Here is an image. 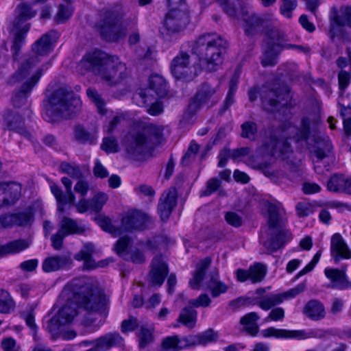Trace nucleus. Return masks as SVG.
I'll list each match as a JSON object with an SVG mask.
<instances>
[{
  "mask_svg": "<svg viewBox=\"0 0 351 351\" xmlns=\"http://www.w3.org/2000/svg\"><path fill=\"white\" fill-rule=\"evenodd\" d=\"M77 69L82 75L93 71L109 86L121 83L129 75L125 64L117 56L101 50L87 53L78 63Z\"/></svg>",
  "mask_w": 351,
  "mask_h": 351,
  "instance_id": "nucleus-1",
  "label": "nucleus"
},
{
  "mask_svg": "<svg viewBox=\"0 0 351 351\" xmlns=\"http://www.w3.org/2000/svg\"><path fill=\"white\" fill-rule=\"evenodd\" d=\"M162 130V127L152 124L132 128L122 141L126 157L136 161L147 159L160 143Z\"/></svg>",
  "mask_w": 351,
  "mask_h": 351,
  "instance_id": "nucleus-2",
  "label": "nucleus"
},
{
  "mask_svg": "<svg viewBox=\"0 0 351 351\" xmlns=\"http://www.w3.org/2000/svg\"><path fill=\"white\" fill-rule=\"evenodd\" d=\"M80 104V98L71 88L60 87L47 97L45 111L51 121H55L60 118H70Z\"/></svg>",
  "mask_w": 351,
  "mask_h": 351,
  "instance_id": "nucleus-3",
  "label": "nucleus"
},
{
  "mask_svg": "<svg viewBox=\"0 0 351 351\" xmlns=\"http://www.w3.org/2000/svg\"><path fill=\"white\" fill-rule=\"evenodd\" d=\"M266 206L268 213L267 223L270 239L264 241L263 245L268 253H271L284 246L290 239L291 235L285 229L283 221L280 216L279 208L276 205L269 202Z\"/></svg>",
  "mask_w": 351,
  "mask_h": 351,
  "instance_id": "nucleus-4",
  "label": "nucleus"
},
{
  "mask_svg": "<svg viewBox=\"0 0 351 351\" xmlns=\"http://www.w3.org/2000/svg\"><path fill=\"white\" fill-rule=\"evenodd\" d=\"M329 35L333 43H351V35L345 26L351 29V6H341L339 10L332 8L330 16Z\"/></svg>",
  "mask_w": 351,
  "mask_h": 351,
  "instance_id": "nucleus-5",
  "label": "nucleus"
},
{
  "mask_svg": "<svg viewBox=\"0 0 351 351\" xmlns=\"http://www.w3.org/2000/svg\"><path fill=\"white\" fill-rule=\"evenodd\" d=\"M123 14L114 9L106 10L99 25V32L102 39L109 43H118L127 34V29L119 23Z\"/></svg>",
  "mask_w": 351,
  "mask_h": 351,
  "instance_id": "nucleus-6",
  "label": "nucleus"
},
{
  "mask_svg": "<svg viewBox=\"0 0 351 351\" xmlns=\"http://www.w3.org/2000/svg\"><path fill=\"white\" fill-rule=\"evenodd\" d=\"M192 50L199 58L202 71L207 73L215 72L221 68L226 53L224 45H195Z\"/></svg>",
  "mask_w": 351,
  "mask_h": 351,
  "instance_id": "nucleus-7",
  "label": "nucleus"
},
{
  "mask_svg": "<svg viewBox=\"0 0 351 351\" xmlns=\"http://www.w3.org/2000/svg\"><path fill=\"white\" fill-rule=\"evenodd\" d=\"M16 16L13 22L10 34L13 37V44H20L25 41V35L30 27L29 23L25 22L34 17L37 13L32 6L27 3H21L16 7Z\"/></svg>",
  "mask_w": 351,
  "mask_h": 351,
  "instance_id": "nucleus-8",
  "label": "nucleus"
},
{
  "mask_svg": "<svg viewBox=\"0 0 351 351\" xmlns=\"http://www.w3.org/2000/svg\"><path fill=\"white\" fill-rule=\"evenodd\" d=\"M88 279L77 278L72 280L64 287L62 295L67 300L79 305L95 288Z\"/></svg>",
  "mask_w": 351,
  "mask_h": 351,
  "instance_id": "nucleus-9",
  "label": "nucleus"
},
{
  "mask_svg": "<svg viewBox=\"0 0 351 351\" xmlns=\"http://www.w3.org/2000/svg\"><path fill=\"white\" fill-rule=\"evenodd\" d=\"M151 223L152 219L147 214L139 210H132L128 213L121 219V234L136 230H143Z\"/></svg>",
  "mask_w": 351,
  "mask_h": 351,
  "instance_id": "nucleus-10",
  "label": "nucleus"
},
{
  "mask_svg": "<svg viewBox=\"0 0 351 351\" xmlns=\"http://www.w3.org/2000/svg\"><path fill=\"white\" fill-rule=\"evenodd\" d=\"M107 303L104 292L96 287L78 306H82L86 311L96 313L99 317H106Z\"/></svg>",
  "mask_w": 351,
  "mask_h": 351,
  "instance_id": "nucleus-11",
  "label": "nucleus"
},
{
  "mask_svg": "<svg viewBox=\"0 0 351 351\" xmlns=\"http://www.w3.org/2000/svg\"><path fill=\"white\" fill-rule=\"evenodd\" d=\"M189 21V10H169L165 14L164 26L169 32L177 33L184 29Z\"/></svg>",
  "mask_w": 351,
  "mask_h": 351,
  "instance_id": "nucleus-12",
  "label": "nucleus"
},
{
  "mask_svg": "<svg viewBox=\"0 0 351 351\" xmlns=\"http://www.w3.org/2000/svg\"><path fill=\"white\" fill-rule=\"evenodd\" d=\"M305 289L306 283L302 282L285 293L265 296L256 302V304L262 309L268 311L273 306L282 302L284 300L295 297Z\"/></svg>",
  "mask_w": 351,
  "mask_h": 351,
  "instance_id": "nucleus-13",
  "label": "nucleus"
},
{
  "mask_svg": "<svg viewBox=\"0 0 351 351\" xmlns=\"http://www.w3.org/2000/svg\"><path fill=\"white\" fill-rule=\"evenodd\" d=\"M169 273L167 263L161 255L154 257L151 263V269L147 280L149 287H160Z\"/></svg>",
  "mask_w": 351,
  "mask_h": 351,
  "instance_id": "nucleus-14",
  "label": "nucleus"
},
{
  "mask_svg": "<svg viewBox=\"0 0 351 351\" xmlns=\"http://www.w3.org/2000/svg\"><path fill=\"white\" fill-rule=\"evenodd\" d=\"M61 181L65 187L66 195L63 194L62 189L56 184H52L50 186V189L57 201L58 210L63 213L64 212V205L67 203L73 204L75 201V197L71 190V180L67 177H63Z\"/></svg>",
  "mask_w": 351,
  "mask_h": 351,
  "instance_id": "nucleus-15",
  "label": "nucleus"
},
{
  "mask_svg": "<svg viewBox=\"0 0 351 351\" xmlns=\"http://www.w3.org/2000/svg\"><path fill=\"white\" fill-rule=\"evenodd\" d=\"M216 93L215 88L207 83H204L200 89L196 93L188 106L189 113L195 114L203 106L207 103Z\"/></svg>",
  "mask_w": 351,
  "mask_h": 351,
  "instance_id": "nucleus-16",
  "label": "nucleus"
},
{
  "mask_svg": "<svg viewBox=\"0 0 351 351\" xmlns=\"http://www.w3.org/2000/svg\"><path fill=\"white\" fill-rule=\"evenodd\" d=\"M42 75V70L39 69L32 77L25 82L21 88L14 93L12 102L15 108H20L27 101L28 94L31 92L33 87L37 84Z\"/></svg>",
  "mask_w": 351,
  "mask_h": 351,
  "instance_id": "nucleus-17",
  "label": "nucleus"
},
{
  "mask_svg": "<svg viewBox=\"0 0 351 351\" xmlns=\"http://www.w3.org/2000/svg\"><path fill=\"white\" fill-rule=\"evenodd\" d=\"M149 91L139 90L134 94L133 100L136 105L141 107H147L151 104L150 107L147 109V112L152 116H156L163 111V105L158 101L153 102L154 98L148 93Z\"/></svg>",
  "mask_w": 351,
  "mask_h": 351,
  "instance_id": "nucleus-18",
  "label": "nucleus"
},
{
  "mask_svg": "<svg viewBox=\"0 0 351 351\" xmlns=\"http://www.w3.org/2000/svg\"><path fill=\"white\" fill-rule=\"evenodd\" d=\"M330 254L336 263H339L341 258H351V250L339 233L333 234L331 237Z\"/></svg>",
  "mask_w": 351,
  "mask_h": 351,
  "instance_id": "nucleus-19",
  "label": "nucleus"
},
{
  "mask_svg": "<svg viewBox=\"0 0 351 351\" xmlns=\"http://www.w3.org/2000/svg\"><path fill=\"white\" fill-rule=\"evenodd\" d=\"M177 191L175 188H170L165 191L160 199L158 206V209L162 221L169 219L173 208L176 205Z\"/></svg>",
  "mask_w": 351,
  "mask_h": 351,
  "instance_id": "nucleus-20",
  "label": "nucleus"
},
{
  "mask_svg": "<svg viewBox=\"0 0 351 351\" xmlns=\"http://www.w3.org/2000/svg\"><path fill=\"white\" fill-rule=\"evenodd\" d=\"M283 131H287L285 137L286 138H293L296 142L306 140L310 134V120L308 117H303L301 121L300 129H298L291 123H285L282 127Z\"/></svg>",
  "mask_w": 351,
  "mask_h": 351,
  "instance_id": "nucleus-21",
  "label": "nucleus"
},
{
  "mask_svg": "<svg viewBox=\"0 0 351 351\" xmlns=\"http://www.w3.org/2000/svg\"><path fill=\"white\" fill-rule=\"evenodd\" d=\"M241 11L242 20L245 23L244 30L247 36L254 35L257 32V29L263 27L265 23V19L258 16L255 13L250 14L248 10L241 4Z\"/></svg>",
  "mask_w": 351,
  "mask_h": 351,
  "instance_id": "nucleus-22",
  "label": "nucleus"
},
{
  "mask_svg": "<svg viewBox=\"0 0 351 351\" xmlns=\"http://www.w3.org/2000/svg\"><path fill=\"white\" fill-rule=\"evenodd\" d=\"M332 152V146L328 138H320L316 142V147L314 151L317 158L315 162L314 169L317 173H323V170L320 167L322 160L329 157Z\"/></svg>",
  "mask_w": 351,
  "mask_h": 351,
  "instance_id": "nucleus-23",
  "label": "nucleus"
},
{
  "mask_svg": "<svg viewBox=\"0 0 351 351\" xmlns=\"http://www.w3.org/2000/svg\"><path fill=\"white\" fill-rule=\"evenodd\" d=\"M73 263L70 254L53 256L45 258L42 267L45 272H52L70 266Z\"/></svg>",
  "mask_w": 351,
  "mask_h": 351,
  "instance_id": "nucleus-24",
  "label": "nucleus"
},
{
  "mask_svg": "<svg viewBox=\"0 0 351 351\" xmlns=\"http://www.w3.org/2000/svg\"><path fill=\"white\" fill-rule=\"evenodd\" d=\"M171 73L177 80L190 82L195 79L202 71L201 65L198 63L193 66H175L171 68Z\"/></svg>",
  "mask_w": 351,
  "mask_h": 351,
  "instance_id": "nucleus-25",
  "label": "nucleus"
},
{
  "mask_svg": "<svg viewBox=\"0 0 351 351\" xmlns=\"http://www.w3.org/2000/svg\"><path fill=\"white\" fill-rule=\"evenodd\" d=\"M206 285L213 298H217L219 295L225 293L228 289V287L219 280L217 269H214L210 272Z\"/></svg>",
  "mask_w": 351,
  "mask_h": 351,
  "instance_id": "nucleus-26",
  "label": "nucleus"
},
{
  "mask_svg": "<svg viewBox=\"0 0 351 351\" xmlns=\"http://www.w3.org/2000/svg\"><path fill=\"white\" fill-rule=\"evenodd\" d=\"M4 122L11 130H14L23 135H28L25 128L23 119L16 112L8 110L4 114Z\"/></svg>",
  "mask_w": 351,
  "mask_h": 351,
  "instance_id": "nucleus-27",
  "label": "nucleus"
},
{
  "mask_svg": "<svg viewBox=\"0 0 351 351\" xmlns=\"http://www.w3.org/2000/svg\"><path fill=\"white\" fill-rule=\"evenodd\" d=\"M3 206L14 204L21 197V186L15 182L2 183Z\"/></svg>",
  "mask_w": 351,
  "mask_h": 351,
  "instance_id": "nucleus-28",
  "label": "nucleus"
},
{
  "mask_svg": "<svg viewBox=\"0 0 351 351\" xmlns=\"http://www.w3.org/2000/svg\"><path fill=\"white\" fill-rule=\"evenodd\" d=\"M211 258L206 257L199 261L196 265V269L193 278L189 280V285L193 289H199L204 278L206 271L210 267Z\"/></svg>",
  "mask_w": 351,
  "mask_h": 351,
  "instance_id": "nucleus-29",
  "label": "nucleus"
},
{
  "mask_svg": "<svg viewBox=\"0 0 351 351\" xmlns=\"http://www.w3.org/2000/svg\"><path fill=\"white\" fill-rule=\"evenodd\" d=\"M280 95L273 89L264 88L261 91V98L265 110L271 112L280 104Z\"/></svg>",
  "mask_w": 351,
  "mask_h": 351,
  "instance_id": "nucleus-30",
  "label": "nucleus"
},
{
  "mask_svg": "<svg viewBox=\"0 0 351 351\" xmlns=\"http://www.w3.org/2000/svg\"><path fill=\"white\" fill-rule=\"evenodd\" d=\"M326 276L335 282L334 287L339 289H345L351 286V282L346 278L345 271L337 269H326Z\"/></svg>",
  "mask_w": 351,
  "mask_h": 351,
  "instance_id": "nucleus-31",
  "label": "nucleus"
},
{
  "mask_svg": "<svg viewBox=\"0 0 351 351\" xmlns=\"http://www.w3.org/2000/svg\"><path fill=\"white\" fill-rule=\"evenodd\" d=\"M303 313L310 319L319 320L325 317V308L317 300L308 301L304 307Z\"/></svg>",
  "mask_w": 351,
  "mask_h": 351,
  "instance_id": "nucleus-32",
  "label": "nucleus"
},
{
  "mask_svg": "<svg viewBox=\"0 0 351 351\" xmlns=\"http://www.w3.org/2000/svg\"><path fill=\"white\" fill-rule=\"evenodd\" d=\"M94 252V246L92 243H88L84 245L83 248L74 256L77 261H84V268L92 269L96 267L95 261L92 258Z\"/></svg>",
  "mask_w": 351,
  "mask_h": 351,
  "instance_id": "nucleus-33",
  "label": "nucleus"
},
{
  "mask_svg": "<svg viewBox=\"0 0 351 351\" xmlns=\"http://www.w3.org/2000/svg\"><path fill=\"white\" fill-rule=\"evenodd\" d=\"M149 90H153L159 98L165 97L168 93L166 80L160 75L153 74L149 80Z\"/></svg>",
  "mask_w": 351,
  "mask_h": 351,
  "instance_id": "nucleus-34",
  "label": "nucleus"
},
{
  "mask_svg": "<svg viewBox=\"0 0 351 351\" xmlns=\"http://www.w3.org/2000/svg\"><path fill=\"white\" fill-rule=\"evenodd\" d=\"M123 339L117 332L108 333L95 339V346L99 349H110L122 344Z\"/></svg>",
  "mask_w": 351,
  "mask_h": 351,
  "instance_id": "nucleus-35",
  "label": "nucleus"
},
{
  "mask_svg": "<svg viewBox=\"0 0 351 351\" xmlns=\"http://www.w3.org/2000/svg\"><path fill=\"white\" fill-rule=\"evenodd\" d=\"M282 49V45H266L263 50L261 64L263 66H274Z\"/></svg>",
  "mask_w": 351,
  "mask_h": 351,
  "instance_id": "nucleus-36",
  "label": "nucleus"
},
{
  "mask_svg": "<svg viewBox=\"0 0 351 351\" xmlns=\"http://www.w3.org/2000/svg\"><path fill=\"white\" fill-rule=\"evenodd\" d=\"M78 305L67 300L66 304L59 310L56 315L60 319L61 323L65 324L71 323L77 314Z\"/></svg>",
  "mask_w": 351,
  "mask_h": 351,
  "instance_id": "nucleus-37",
  "label": "nucleus"
},
{
  "mask_svg": "<svg viewBox=\"0 0 351 351\" xmlns=\"http://www.w3.org/2000/svg\"><path fill=\"white\" fill-rule=\"evenodd\" d=\"M30 245V241L26 239H18L11 241L6 245L0 246V256L11 253H17L27 248Z\"/></svg>",
  "mask_w": 351,
  "mask_h": 351,
  "instance_id": "nucleus-38",
  "label": "nucleus"
},
{
  "mask_svg": "<svg viewBox=\"0 0 351 351\" xmlns=\"http://www.w3.org/2000/svg\"><path fill=\"white\" fill-rule=\"evenodd\" d=\"M259 316L256 313H250L244 315L240 320V324L245 326L244 330L252 336H256L259 330L256 321Z\"/></svg>",
  "mask_w": 351,
  "mask_h": 351,
  "instance_id": "nucleus-39",
  "label": "nucleus"
},
{
  "mask_svg": "<svg viewBox=\"0 0 351 351\" xmlns=\"http://www.w3.org/2000/svg\"><path fill=\"white\" fill-rule=\"evenodd\" d=\"M197 311L191 306L182 309L178 322L181 323L189 328L195 327L197 322Z\"/></svg>",
  "mask_w": 351,
  "mask_h": 351,
  "instance_id": "nucleus-40",
  "label": "nucleus"
},
{
  "mask_svg": "<svg viewBox=\"0 0 351 351\" xmlns=\"http://www.w3.org/2000/svg\"><path fill=\"white\" fill-rule=\"evenodd\" d=\"M268 44H282L288 41L287 36L277 27H269L265 32Z\"/></svg>",
  "mask_w": 351,
  "mask_h": 351,
  "instance_id": "nucleus-41",
  "label": "nucleus"
},
{
  "mask_svg": "<svg viewBox=\"0 0 351 351\" xmlns=\"http://www.w3.org/2000/svg\"><path fill=\"white\" fill-rule=\"evenodd\" d=\"M239 76L237 75H234L230 79L229 82V90L228 95L223 103V107L219 110V112L221 114L223 113L226 110H227L230 108V106L234 102V97L237 88Z\"/></svg>",
  "mask_w": 351,
  "mask_h": 351,
  "instance_id": "nucleus-42",
  "label": "nucleus"
},
{
  "mask_svg": "<svg viewBox=\"0 0 351 351\" xmlns=\"http://www.w3.org/2000/svg\"><path fill=\"white\" fill-rule=\"evenodd\" d=\"M154 328L153 327L147 328L142 326L140 328L137 333L140 348H145L154 341Z\"/></svg>",
  "mask_w": 351,
  "mask_h": 351,
  "instance_id": "nucleus-43",
  "label": "nucleus"
},
{
  "mask_svg": "<svg viewBox=\"0 0 351 351\" xmlns=\"http://www.w3.org/2000/svg\"><path fill=\"white\" fill-rule=\"evenodd\" d=\"M66 233V235L73 234H82L84 232L82 227H80L77 222L73 219L68 217H63L60 222V229Z\"/></svg>",
  "mask_w": 351,
  "mask_h": 351,
  "instance_id": "nucleus-44",
  "label": "nucleus"
},
{
  "mask_svg": "<svg viewBox=\"0 0 351 351\" xmlns=\"http://www.w3.org/2000/svg\"><path fill=\"white\" fill-rule=\"evenodd\" d=\"M39 62V60L36 58L34 60L33 58L27 60L23 63L17 71L12 75L10 83H15L25 78L29 74V70L36 62Z\"/></svg>",
  "mask_w": 351,
  "mask_h": 351,
  "instance_id": "nucleus-45",
  "label": "nucleus"
},
{
  "mask_svg": "<svg viewBox=\"0 0 351 351\" xmlns=\"http://www.w3.org/2000/svg\"><path fill=\"white\" fill-rule=\"evenodd\" d=\"M86 95L97 106L98 112L101 115L106 114L107 109L105 108V101L97 90L93 88H88L86 90Z\"/></svg>",
  "mask_w": 351,
  "mask_h": 351,
  "instance_id": "nucleus-46",
  "label": "nucleus"
},
{
  "mask_svg": "<svg viewBox=\"0 0 351 351\" xmlns=\"http://www.w3.org/2000/svg\"><path fill=\"white\" fill-rule=\"evenodd\" d=\"M253 167L262 171V173L274 182H278L280 178L278 171L271 169V164L267 162H263L255 164Z\"/></svg>",
  "mask_w": 351,
  "mask_h": 351,
  "instance_id": "nucleus-47",
  "label": "nucleus"
},
{
  "mask_svg": "<svg viewBox=\"0 0 351 351\" xmlns=\"http://www.w3.org/2000/svg\"><path fill=\"white\" fill-rule=\"evenodd\" d=\"M296 330H287L269 328L262 331L264 337H275L276 338H295Z\"/></svg>",
  "mask_w": 351,
  "mask_h": 351,
  "instance_id": "nucleus-48",
  "label": "nucleus"
},
{
  "mask_svg": "<svg viewBox=\"0 0 351 351\" xmlns=\"http://www.w3.org/2000/svg\"><path fill=\"white\" fill-rule=\"evenodd\" d=\"M75 136L77 141L83 144H93L97 138L95 134L88 132L81 125L75 127Z\"/></svg>",
  "mask_w": 351,
  "mask_h": 351,
  "instance_id": "nucleus-49",
  "label": "nucleus"
},
{
  "mask_svg": "<svg viewBox=\"0 0 351 351\" xmlns=\"http://www.w3.org/2000/svg\"><path fill=\"white\" fill-rule=\"evenodd\" d=\"M241 136L243 138H247L254 141L256 138L258 127L255 122L245 121L241 125Z\"/></svg>",
  "mask_w": 351,
  "mask_h": 351,
  "instance_id": "nucleus-50",
  "label": "nucleus"
},
{
  "mask_svg": "<svg viewBox=\"0 0 351 351\" xmlns=\"http://www.w3.org/2000/svg\"><path fill=\"white\" fill-rule=\"evenodd\" d=\"M161 348L164 350L178 351L183 349L181 341L178 335L167 337L162 339Z\"/></svg>",
  "mask_w": 351,
  "mask_h": 351,
  "instance_id": "nucleus-51",
  "label": "nucleus"
},
{
  "mask_svg": "<svg viewBox=\"0 0 351 351\" xmlns=\"http://www.w3.org/2000/svg\"><path fill=\"white\" fill-rule=\"evenodd\" d=\"M250 279L253 283L263 280L266 274V267L262 263H256L249 269Z\"/></svg>",
  "mask_w": 351,
  "mask_h": 351,
  "instance_id": "nucleus-52",
  "label": "nucleus"
},
{
  "mask_svg": "<svg viewBox=\"0 0 351 351\" xmlns=\"http://www.w3.org/2000/svg\"><path fill=\"white\" fill-rule=\"evenodd\" d=\"M344 176L335 174L330 177L327 182V189L334 193H343V184H344Z\"/></svg>",
  "mask_w": 351,
  "mask_h": 351,
  "instance_id": "nucleus-53",
  "label": "nucleus"
},
{
  "mask_svg": "<svg viewBox=\"0 0 351 351\" xmlns=\"http://www.w3.org/2000/svg\"><path fill=\"white\" fill-rule=\"evenodd\" d=\"M14 302L11 298L10 293L3 289L0 290V313H8L14 308Z\"/></svg>",
  "mask_w": 351,
  "mask_h": 351,
  "instance_id": "nucleus-54",
  "label": "nucleus"
},
{
  "mask_svg": "<svg viewBox=\"0 0 351 351\" xmlns=\"http://www.w3.org/2000/svg\"><path fill=\"white\" fill-rule=\"evenodd\" d=\"M60 168L62 172L68 174L73 178L80 179L83 176L79 166L76 165L63 162L60 164Z\"/></svg>",
  "mask_w": 351,
  "mask_h": 351,
  "instance_id": "nucleus-55",
  "label": "nucleus"
},
{
  "mask_svg": "<svg viewBox=\"0 0 351 351\" xmlns=\"http://www.w3.org/2000/svg\"><path fill=\"white\" fill-rule=\"evenodd\" d=\"M15 226H31L34 221V215L31 211L14 213Z\"/></svg>",
  "mask_w": 351,
  "mask_h": 351,
  "instance_id": "nucleus-56",
  "label": "nucleus"
},
{
  "mask_svg": "<svg viewBox=\"0 0 351 351\" xmlns=\"http://www.w3.org/2000/svg\"><path fill=\"white\" fill-rule=\"evenodd\" d=\"M329 334H330V332L323 330H313L308 332L304 330H296L295 337L296 339H305L308 338L322 339Z\"/></svg>",
  "mask_w": 351,
  "mask_h": 351,
  "instance_id": "nucleus-57",
  "label": "nucleus"
},
{
  "mask_svg": "<svg viewBox=\"0 0 351 351\" xmlns=\"http://www.w3.org/2000/svg\"><path fill=\"white\" fill-rule=\"evenodd\" d=\"M60 319L56 315L51 318L47 324V330L51 334L53 339H56L61 332V327L66 325L64 323H61Z\"/></svg>",
  "mask_w": 351,
  "mask_h": 351,
  "instance_id": "nucleus-58",
  "label": "nucleus"
},
{
  "mask_svg": "<svg viewBox=\"0 0 351 351\" xmlns=\"http://www.w3.org/2000/svg\"><path fill=\"white\" fill-rule=\"evenodd\" d=\"M97 222L100 227L106 232L114 234V236L121 235V226L119 228L114 226L109 218L101 217L97 219Z\"/></svg>",
  "mask_w": 351,
  "mask_h": 351,
  "instance_id": "nucleus-59",
  "label": "nucleus"
},
{
  "mask_svg": "<svg viewBox=\"0 0 351 351\" xmlns=\"http://www.w3.org/2000/svg\"><path fill=\"white\" fill-rule=\"evenodd\" d=\"M108 199V195L104 193H99L95 195L90 201V208L95 213L99 212L103 206Z\"/></svg>",
  "mask_w": 351,
  "mask_h": 351,
  "instance_id": "nucleus-60",
  "label": "nucleus"
},
{
  "mask_svg": "<svg viewBox=\"0 0 351 351\" xmlns=\"http://www.w3.org/2000/svg\"><path fill=\"white\" fill-rule=\"evenodd\" d=\"M198 345L205 346L210 342L216 341L218 339V335L213 329H208L202 333L197 334Z\"/></svg>",
  "mask_w": 351,
  "mask_h": 351,
  "instance_id": "nucleus-61",
  "label": "nucleus"
},
{
  "mask_svg": "<svg viewBox=\"0 0 351 351\" xmlns=\"http://www.w3.org/2000/svg\"><path fill=\"white\" fill-rule=\"evenodd\" d=\"M341 116L343 121V128L347 137L351 135V107L341 106Z\"/></svg>",
  "mask_w": 351,
  "mask_h": 351,
  "instance_id": "nucleus-62",
  "label": "nucleus"
},
{
  "mask_svg": "<svg viewBox=\"0 0 351 351\" xmlns=\"http://www.w3.org/2000/svg\"><path fill=\"white\" fill-rule=\"evenodd\" d=\"M226 42V40L221 36H218L215 33L205 34L199 36L195 44H217V43Z\"/></svg>",
  "mask_w": 351,
  "mask_h": 351,
  "instance_id": "nucleus-63",
  "label": "nucleus"
},
{
  "mask_svg": "<svg viewBox=\"0 0 351 351\" xmlns=\"http://www.w3.org/2000/svg\"><path fill=\"white\" fill-rule=\"evenodd\" d=\"M280 13L288 19L292 16V12L297 7L296 0H281Z\"/></svg>",
  "mask_w": 351,
  "mask_h": 351,
  "instance_id": "nucleus-64",
  "label": "nucleus"
}]
</instances>
